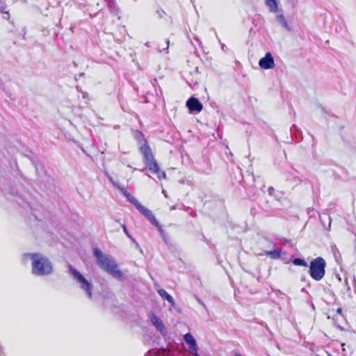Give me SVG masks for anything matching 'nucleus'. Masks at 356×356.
<instances>
[{
    "mask_svg": "<svg viewBox=\"0 0 356 356\" xmlns=\"http://www.w3.org/2000/svg\"><path fill=\"white\" fill-rule=\"evenodd\" d=\"M31 261V273L37 277L49 276L54 273L53 263L47 256L41 252L25 253L22 257L24 265Z\"/></svg>",
    "mask_w": 356,
    "mask_h": 356,
    "instance_id": "f257e3e1",
    "label": "nucleus"
},
{
    "mask_svg": "<svg viewBox=\"0 0 356 356\" xmlns=\"http://www.w3.org/2000/svg\"><path fill=\"white\" fill-rule=\"evenodd\" d=\"M93 253L96 257L97 264L100 268L115 279L122 278L123 273L119 270L118 264L113 257L104 254L98 248H95Z\"/></svg>",
    "mask_w": 356,
    "mask_h": 356,
    "instance_id": "f03ea898",
    "label": "nucleus"
},
{
    "mask_svg": "<svg viewBox=\"0 0 356 356\" xmlns=\"http://www.w3.org/2000/svg\"><path fill=\"white\" fill-rule=\"evenodd\" d=\"M109 179L111 182L113 184V186L124 195L127 200L129 202L133 204L137 208V209L151 222L152 224L156 227H159V222L150 210H149L144 206L141 205V204L137 200V199L134 196H133L125 187L117 183H115L113 181L112 178H110Z\"/></svg>",
    "mask_w": 356,
    "mask_h": 356,
    "instance_id": "7ed1b4c3",
    "label": "nucleus"
},
{
    "mask_svg": "<svg viewBox=\"0 0 356 356\" xmlns=\"http://www.w3.org/2000/svg\"><path fill=\"white\" fill-rule=\"evenodd\" d=\"M69 273L79 287L86 293L88 298L91 299L92 297L91 283L80 272L71 266H69Z\"/></svg>",
    "mask_w": 356,
    "mask_h": 356,
    "instance_id": "20e7f679",
    "label": "nucleus"
},
{
    "mask_svg": "<svg viewBox=\"0 0 356 356\" xmlns=\"http://www.w3.org/2000/svg\"><path fill=\"white\" fill-rule=\"evenodd\" d=\"M325 261L322 257L312 260L309 266V275L316 281H320L325 275Z\"/></svg>",
    "mask_w": 356,
    "mask_h": 356,
    "instance_id": "39448f33",
    "label": "nucleus"
},
{
    "mask_svg": "<svg viewBox=\"0 0 356 356\" xmlns=\"http://www.w3.org/2000/svg\"><path fill=\"white\" fill-rule=\"evenodd\" d=\"M144 162L148 168L149 170L152 173H154L157 175L158 179H164L165 178V173L163 171H161L159 169V167L156 162L154 161L152 153H149L143 156Z\"/></svg>",
    "mask_w": 356,
    "mask_h": 356,
    "instance_id": "423d86ee",
    "label": "nucleus"
},
{
    "mask_svg": "<svg viewBox=\"0 0 356 356\" xmlns=\"http://www.w3.org/2000/svg\"><path fill=\"white\" fill-rule=\"evenodd\" d=\"M184 340L188 346L187 350L193 356H200L198 353V346L196 340L191 333H187L184 335Z\"/></svg>",
    "mask_w": 356,
    "mask_h": 356,
    "instance_id": "0eeeda50",
    "label": "nucleus"
},
{
    "mask_svg": "<svg viewBox=\"0 0 356 356\" xmlns=\"http://www.w3.org/2000/svg\"><path fill=\"white\" fill-rule=\"evenodd\" d=\"M259 66L264 70H270L275 67V60L271 53L268 52L259 61Z\"/></svg>",
    "mask_w": 356,
    "mask_h": 356,
    "instance_id": "6e6552de",
    "label": "nucleus"
},
{
    "mask_svg": "<svg viewBox=\"0 0 356 356\" xmlns=\"http://www.w3.org/2000/svg\"><path fill=\"white\" fill-rule=\"evenodd\" d=\"M149 319L152 325L156 328L158 331H159L161 334H164L165 332V326L162 322V321L154 314H151L149 315Z\"/></svg>",
    "mask_w": 356,
    "mask_h": 356,
    "instance_id": "1a4fd4ad",
    "label": "nucleus"
},
{
    "mask_svg": "<svg viewBox=\"0 0 356 356\" xmlns=\"http://www.w3.org/2000/svg\"><path fill=\"white\" fill-rule=\"evenodd\" d=\"M187 106L188 107V108L191 110V111H201L202 110V104L200 102V101L195 98V97H191L188 101H187Z\"/></svg>",
    "mask_w": 356,
    "mask_h": 356,
    "instance_id": "9d476101",
    "label": "nucleus"
},
{
    "mask_svg": "<svg viewBox=\"0 0 356 356\" xmlns=\"http://www.w3.org/2000/svg\"><path fill=\"white\" fill-rule=\"evenodd\" d=\"M276 20L278 23H280L286 31H291V28L289 25L287 21L283 15H278L276 17Z\"/></svg>",
    "mask_w": 356,
    "mask_h": 356,
    "instance_id": "9b49d317",
    "label": "nucleus"
},
{
    "mask_svg": "<svg viewBox=\"0 0 356 356\" xmlns=\"http://www.w3.org/2000/svg\"><path fill=\"white\" fill-rule=\"evenodd\" d=\"M158 293L162 297L163 299L168 300L172 305H174V300L172 297L168 294L165 290L160 289L158 290Z\"/></svg>",
    "mask_w": 356,
    "mask_h": 356,
    "instance_id": "f8f14e48",
    "label": "nucleus"
},
{
    "mask_svg": "<svg viewBox=\"0 0 356 356\" xmlns=\"http://www.w3.org/2000/svg\"><path fill=\"white\" fill-rule=\"evenodd\" d=\"M266 3L270 11L274 13L277 11V4L275 0H266Z\"/></svg>",
    "mask_w": 356,
    "mask_h": 356,
    "instance_id": "ddd939ff",
    "label": "nucleus"
},
{
    "mask_svg": "<svg viewBox=\"0 0 356 356\" xmlns=\"http://www.w3.org/2000/svg\"><path fill=\"white\" fill-rule=\"evenodd\" d=\"M265 254L269 256L272 259H278L280 257V252L278 250H274L272 251H266Z\"/></svg>",
    "mask_w": 356,
    "mask_h": 356,
    "instance_id": "4468645a",
    "label": "nucleus"
},
{
    "mask_svg": "<svg viewBox=\"0 0 356 356\" xmlns=\"http://www.w3.org/2000/svg\"><path fill=\"white\" fill-rule=\"evenodd\" d=\"M292 262L296 266H302L305 267L308 266L307 263L304 259L299 258L294 259Z\"/></svg>",
    "mask_w": 356,
    "mask_h": 356,
    "instance_id": "2eb2a0df",
    "label": "nucleus"
},
{
    "mask_svg": "<svg viewBox=\"0 0 356 356\" xmlns=\"http://www.w3.org/2000/svg\"><path fill=\"white\" fill-rule=\"evenodd\" d=\"M140 152L143 156L152 152L149 147L147 144H145L140 147Z\"/></svg>",
    "mask_w": 356,
    "mask_h": 356,
    "instance_id": "dca6fc26",
    "label": "nucleus"
},
{
    "mask_svg": "<svg viewBox=\"0 0 356 356\" xmlns=\"http://www.w3.org/2000/svg\"><path fill=\"white\" fill-rule=\"evenodd\" d=\"M0 10H1V13L6 14L7 15L6 18L8 19L9 14H8V12H6L4 10V6H3V3L1 2V0H0Z\"/></svg>",
    "mask_w": 356,
    "mask_h": 356,
    "instance_id": "f3484780",
    "label": "nucleus"
},
{
    "mask_svg": "<svg viewBox=\"0 0 356 356\" xmlns=\"http://www.w3.org/2000/svg\"><path fill=\"white\" fill-rule=\"evenodd\" d=\"M169 43H170V41L168 40H166V41H165L166 47H163L162 50H163L165 49H167L168 48V47H169ZM160 51H161V49Z\"/></svg>",
    "mask_w": 356,
    "mask_h": 356,
    "instance_id": "a211bd4d",
    "label": "nucleus"
},
{
    "mask_svg": "<svg viewBox=\"0 0 356 356\" xmlns=\"http://www.w3.org/2000/svg\"><path fill=\"white\" fill-rule=\"evenodd\" d=\"M123 230H124V232H125V233L129 236L128 232H127V227H126L124 225L123 226Z\"/></svg>",
    "mask_w": 356,
    "mask_h": 356,
    "instance_id": "6ab92c4d",
    "label": "nucleus"
},
{
    "mask_svg": "<svg viewBox=\"0 0 356 356\" xmlns=\"http://www.w3.org/2000/svg\"><path fill=\"white\" fill-rule=\"evenodd\" d=\"M162 193H163V194L164 195V196H165V197H167V194H166L165 191L163 189Z\"/></svg>",
    "mask_w": 356,
    "mask_h": 356,
    "instance_id": "aec40b11",
    "label": "nucleus"
},
{
    "mask_svg": "<svg viewBox=\"0 0 356 356\" xmlns=\"http://www.w3.org/2000/svg\"><path fill=\"white\" fill-rule=\"evenodd\" d=\"M337 313L341 314L342 312V309L341 308L337 309Z\"/></svg>",
    "mask_w": 356,
    "mask_h": 356,
    "instance_id": "412c9836",
    "label": "nucleus"
},
{
    "mask_svg": "<svg viewBox=\"0 0 356 356\" xmlns=\"http://www.w3.org/2000/svg\"><path fill=\"white\" fill-rule=\"evenodd\" d=\"M83 98H86L87 97V93L86 92H83Z\"/></svg>",
    "mask_w": 356,
    "mask_h": 356,
    "instance_id": "4be33fe9",
    "label": "nucleus"
},
{
    "mask_svg": "<svg viewBox=\"0 0 356 356\" xmlns=\"http://www.w3.org/2000/svg\"><path fill=\"white\" fill-rule=\"evenodd\" d=\"M234 356H241L240 354L235 355Z\"/></svg>",
    "mask_w": 356,
    "mask_h": 356,
    "instance_id": "5701e85b",
    "label": "nucleus"
},
{
    "mask_svg": "<svg viewBox=\"0 0 356 356\" xmlns=\"http://www.w3.org/2000/svg\"><path fill=\"white\" fill-rule=\"evenodd\" d=\"M327 356H332V355H330V354H327Z\"/></svg>",
    "mask_w": 356,
    "mask_h": 356,
    "instance_id": "b1692460",
    "label": "nucleus"
}]
</instances>
